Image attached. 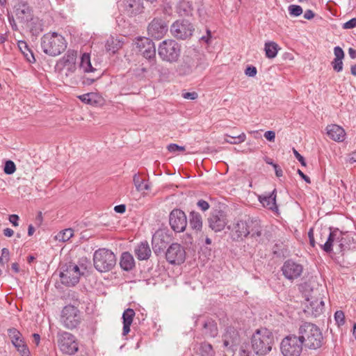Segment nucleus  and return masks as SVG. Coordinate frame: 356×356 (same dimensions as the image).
<instances>
[{
    "mask_svg": "<svg viewBox=\"0 0 356 356\" xmlns=\"http://www.w3.org/2000/svg\"><path fill=\"white\" fill-rule=\"evenodd\" d=\"M231 237L234 241H243L250 236L258 241L262 235V225L261 221L257 218H248L247 220H236L232 226Z\"/></svg>",
    "mask_w": 356,
    "mask_h": 356,
    "instance_id": "nucleus-1",
    "label": "nucleus"
},
{
    "mask_svg": "<svg viewBox=\"0 0 356 356\" xmlns=\"http://www.w3.org/2000/svg\"><path fill=\"white\" fill-rule=\"evenodd\" d=\"M303 346L310 350H318L326 344V339L321 328L310 322L302 323L298 330Z\"/></svg>",
    "mask_w": 356,
    "mask_h": 356,
    "instance_id": "nucleus-2",
    "label": "nucleus"
},
{
    "mask_svg": "<svg viewBox=\"0 0 356 356\" xmlns=\"http://www.w3.org/2000/svg\"><path fill=\"white\" fill-rule=\"evenodd\" d=\"M274 341L273 333L266 328L257 329L251 337L253 351L258 355H265L272 349Z\"/></svg>",
    "mask_w": 356,
    "mask_h": 356,
    "instance_id": "nucleus-3",
    "label": "nucleus"
},
{
    "mask_svg": "<svg viewBox=\"0 0 356 356\" xmlns=\"http://www.w3.org/2000/svg\"><path fill=\"white\" fill-rule=\"evenodd\" d=\"M41 47L43 51L51 56H56L67 48V42L64 37L56 33H47L41 38Z\"/></svg>",
    "mask_w": 356,
    "mask_h": 356,
    "instance_id": "nucleus-4",
    "label": "nucleus"
},
{
    "mask_svg": "<svg viewBox=\"0 0 356 356\" xmlns=\"http://www.w3.org/2000/svg\"><path fill=\"white\" fill-rule=\"evenodd\" d=\"M93 263L95 269L99 272H108L115 266L116 257L111 250L100 248L94 253Z\"/></svg>",
    "mask_w": 356,
    "mask_h": 356,
    "instance_id": "nucleus-5",
    "label": "nucleus"
},
{
    "mask_svg": "<svg viewBox=\"0 0 356 356\" xmlns=\"http://www.w3.org/2000/svg\"><path fill=\"white\" fill-rule=\"evenodd\" d=\"M83 273L75 263L70 261L60 266V278L63 284L67 286H74L79 283Z\"/></svg>",
    "mask_w": 356,
    "mask_h": 356,
    "instance_id": "nucleus-6",
    "label": "nucleus"
},
{
    "mask_svg": "<svg viewBox=\"0 0 356 356\" xmlns=\"http://www.w3.org/2000/svg\"><path fill=\"white\" fill-rule=\"evenodd\" d=\"M160 58L169 63L176 62L181 54V47L174 40H165L160 43L158 48Z\"/></svg>",
    "mask_w": 356,
    "mask_h": 356,
    "instance_id": "nucleus-7",
    "label": "nucleus"
},
{
    "mask_svg": "<svg viewBox=\"0 0 356 356\" xmlns=\"http://www.w3.org/2000/svg\"><path fill=\"white\" fill-rule=\"evenodd\" d=\"M302 343L298 336L289 334L281 341L280 350L284 356H300L302 351Z\"/></svg>",
    "mask_w": 356,
    "mask_h": 356,
    "instance_id": "nucleus-8",
    "label": "nucleus"
},
{
    "mask_svg": "<svg viewBox=\"0 0 356 356\" xmlns=\"http://www.w3.org/2000/svg\"><path fill=\"white\" fill-rule=\"evenodd\" d=\"M57 342L60 351L66 355H74L79 350V343L72 334L59 331L57 333Z\"/></svg>",
    "mask_w": 356,
    "mask_h": 356,
    "instance_id": "nucleus-9",
    "label": "nucleus"
},
{
    "mask_svg": "<svg viewBox=\"0 0 356 356\" xmlns=\"http://www.w3.org/2000/svg\"><path fill=\"white\" fill-rule=\"evenodd\" d=\"M81 314L77 307L68 305L64 307L60 316V321L67 329H74L81 323Z\"/></svg>",
    "mask_w": 356,
    "mask_h": 356,
    "instance_id": "nucleus-10",
    "label": "nucleus"
},
{
    "mask_svg": "<svg viewBox=\"0 0 356 356\" xmlns=\"http://www.w3.org/2000/svg\"><path fill=\"white\" fill-rule=\"evenodd\" d=\"M194 31V26L186 19L177 20L170 26L171 34L177 39L180 40L191 38Z\"/></svg>",
    "mask_w": 356,
    "mask_h": 356,
    "instance_id": "nucleus-11",
    "label": "nucleus"
},
{
    "mask_svg": "<svg viewBox=\"0 0 356 356\" xmlns=\"http://www.w3.org/2000/svg\"><path fill=\"white\" fill-rule=\"evenodd\" d=\"M136 45L141 54L152 63L151 69L156 70L157 66L155 65L156 47L152 40L148 38H141L138 39Z\"/></svg>",
    "mask_w": 356,
    "mask_h": 356,
    "instance_id": "nucleus-12",
    "label": "nucleus"
},
{
    "mask_svg": "<svg viewBox=\"0 0 356 356\" xmlns=\"http://www.w3.org/2000/svg\"><path fill=\"white\" fill-rule=\"evenodd\" d=\"M185 248L178 243H172L166 250L165 259L172 265H181L186 260Z\"/></svg>",
    "mask_w": 356,
    "mask_h": 356,
    "instance_id": "nucleus-13",
    "label": "nucleus"
},
{
    "mask_svg": "<svg viewBox=\"0 0 356 356\" xmlns=\"http://www.w3.org/2000/svg\"><path fill=\"white\" fill-rule=\"evenodd\" d=\"M8 335L12 344L22 356H31L22 333L16 328L8 329Z\"/></svg>",
    "mask_w": 356,
    "mask_h": 356,
    "instance_id": "nucleus-14",
    "label": "nucleus"
},
{
    "mask_svg": "<svg viewBox=\"0 0 356 356\" xmlns=\"http://www.w3.org/2000/svg\"><path fill=\"white\" fill-rule=\"evenodd\" d=\"M187 218L185 213L179 209H174L169 215V224L175 232H183L187 226Z\"/></svg>",
    "mask_w": 356,
    "mask_h": 356,
    "instance_id": "nucleus-15",
    "label": "nucleus"
},
{
    "mask_svg": "<svg viewBox=\"0 0 356 356\" xmlns=\"http://www.w3.org/2000/svg\"><path fill=\"white\" fill-rule=\"evenodd\" d=\"M120 12L128 17H134L143 12V0H122L118 5Z\"/></svg>",
    "mask_w": 356,
    "mask_h": 356,
    "instance_id": "nucleus-16",
    "label": "nucleus"
},
{
    "mask_svg": "<svg viewBox=\"0 0 356 356\" xmlns=\"http://www.w3.org/2000/svg\"><path fill=\"white\" fill-rule=\"evenodd\" d=\"M223 346L232 352H234L239 344L241 339L238 332L232 326H228L222 336Z\"/></svg>",
    "mask_w": 356,
    "mask_h": 356,
    "instance_id": "nucleus-17",
    "label": "nucleus"
},
{
    "mask_svg": "<svg viewBox=\"0 0 356 356\" xmlns=\"http://www.w3.org/2000/svg\"><path fill=\"white\" fill-rule=\"evenodd\" d=\"M15 13L17 20L23 24H29L33 16V10L29 3L24 1H19L15 6Z\"/></svg>",
    "mask_w": 356,
    "mask_h": 356,
    "instance_id": "nucleus-18",
    "label": "nucleus"
},
{
    "mask_svg": "<svg viewBox=\"0 0 356 356\" xmlns=\"http://www.w3.org/2000/svg\"><path fill=\"white\" fill-rule=\"evenodd\" d=\"M302 270V266L295 262L292 259L286 260L282 267V271L284 276L289 280H293L299 277L301 275Z\"/></svg>",
    "mask_w": 356,
    "mask_h": 356,
    "instance_id": "nucleus-19",
    "label": "nucleus"
},
{
    "mask_svg": "<svg viewBox=\"0 0 356 356\" xmlns=\"http://www.w3.org/2000/svg\"><path fill=\"white\" fill-rule=\"evenodd\" d=\"M168 31V25L162 19L155 18L149 24L148 35L155 39L162 38Z\"/></svg>",
    "mask_w": 356,
    "mask_h": 356,
    "instance_id": "nucleus-20",
    "label": "nucleus"
},
{
    "mask_svg": "<svg viewBox=\"0 0 356 356\" xmlns=\"http://www.w3.org/2000/svg\"><path fill=\"white\" fill-rule=\"evenodd\" d=\"M209 227L216 232L222 231L227 225L225 213L221 210L214 211L208 218Z\"/></svg>",
    "mask_w": 356,
    "mask_h": 356,
    "instance_id": "nucleus-21",
    "label": "nucleus"
},
{
    "mask_svg": "<svg viewBox=\"0 0 356 356\" xmlns=\"http://www.w3.org/2000/svg\"><path fill=\"white\" fill-rule=\"evenodd\" d=\"M309 305H307V310L308 313L311 314L314 317L319 316L324 309V301L321 294L318 296H311V298H307Z\"/></svg>",
    "mask_w": 356,
    "mask_h": 356,
    "instance_id": "nucleus-22",
    "label": "nucleus"
},
{
    "mask_svg": "<svg viewBox=\"0 0 356 356\" xmlns=\"http://www.w3.org/2000/svg\"><path fill=\"white\" fill-rule=\"evenodd\" d=\"M77 58V51L69 49L60 60V63L66 69V75L73 74L76 69V61Z\"/></svg>",
    "mask_w": 356,
    "mask_h": 356,
    "instance_id": "nucleus-23",
    "label": "nucleus"
},
{
    "mask_svg": "<svg viewBox=\"0 0 356 356\" xmlns=\"http://www.w3.org/2000/svg\"><path fill=\"white\" fill-rule=\"evenodd\" d=\"M168 238L163 232H156L152 236V245L154 252L158 255L166 248Z\"/></svg>",
    "mask_w": 356,
    "mask_h": 356,
    "instance_id": "nucleus-24",
    "label": "nucleus"
},
{
    "mask_svg": "<svg viewBox=\"0 0 356 356\" xmlns=\"http://www.w3.org/2000/svg\"><path fill=\"white\" fill-rule=\"evenodd\" d=\"M197 66L194 57L186 56L182 63L177 67V72L179 75L186 76L191 74L193 70Z\"/></svg>",
    "mask_w": 356,
    "mask_h": 356,
    "instance_id": "nucleus-25",
    "label": "nucleus"
},
{
    "mask_svg": "<svg viewBox=\"0 0 356 356\" xmlns=\"http://www.w3.org/2000/svg\"><path fill=\"white\" fill-rule=\"evenodd\" d=\"M276 196L277 191L275 188L271 193L259 195V200L265 208L273 211H277L278 207L276 204Z\"/></svg>",
    "mask_w": 356,
    "mask_h": 356,
    "instance_id": "nucleus-26",
    "label": "nucleus"
},
{
    "mask_svg": "<svg viewBox=\"0 0 356 356\" xmlns=\"http://www.w3.org/2000/svg\"><path fill=\"white\" fill-rule=\"evenodd\" d=\"M134 253L138 260H147L152 254L148 242L145 241L138 244L134 249Z\"/></svg>",
    "mask_w": 356,
    "mask_h": 356,
    "instance_id": "nucleus-27",
    "label": "nucleus"
},
{
    "mask_svg": "<svg viewBox=\"0 0 356 356\" xmlns=\"http://www.w3.org/2000/svg\"><path fill=\"white\" fill-rule=\"evenodd\" d=\"M326 130L328 136L331 139L339 142L344 140L346 133L341 127L337 124H331L327 127Z\"/></svg>",
    "mask_w": 356,
    "mask_h": 356,
    "instance_id": "nucleus-28",
    "label": "nucleus"
},
{
    "mask_svg": "<svg viewBox=\"0 0 356 356\" xmlns=\"http://www.w3.org/2000/svg\"><path fill=\"white\" fill-rule=\"evenodd\" d=\"M135 312L131 308L124 310L122 314L123 329L122 335L126 336L130 332V326L133 322Z\"/></svg>",
    "mask_w": 356,
    "mask_h": 356,
    "instance_id": "nucleus-29",
    "label": "nucleus"
},
{
    "mask_svg": "<svg viewBox=\"0 0 356 356\" xmlns=\"http://www.w3.org/2000/svg\"><path fill=\"white\" fill-rule=\"evenodd\" d=\"M120 266L125 271L131 270L135 267V261L132 254L129 252H123L120 257Z\"/></svg>",
    "mask_w": 356,
    "mask_h": 356,
    "instance_id": "nucleus-30",
    "label": "nucleus"
},
{
    "mask_svg": "<svg viewBox=\"0 0 356 356\" xmlns=\"http://www.w3.org/2000/svg\"><path fill=\"white\" fill-rule=\"evenodd\" d=\"M204 334L209 337H216L218 334L217 323L212 319H208L203 324Z\"/></svg>",
    "mask_w": 356,
    "mask_h": 356,
    "instance_id": "nucleus-31",
    "label": "nucleus"
},
{
    "mask_svg": "<svg viewBox=\"0 0 356 356\" xmlns=\"http://www.w3.org/2000/svg\"><path fill=\"white\" fill-rule=\"evenodd\" d=\"M329 229L330 234L326 242L323 245L320 244L321 248L327 253H330L333 250V243L335 241V232H337V227H330Z\"/></svg>",
    "mask_w": 356,
    "mask_h": 356,
    "instance_id": "nucleus-32",
    "label": "nucleus"
},
{
    "mask_svg": "<svg viewBox=\"0 0 356 356\" xmlns=\"http://www.w3.org/2000/svg\"><path fill=\"white\" fill-rule=\"evenodd\" d=\"M17 46L19 49L22 53L24 58L29 63H33L35 62V58L33 55V53L25 41L19 40L17 42Z\"/></svg>",
    "mask_w": 356,
    "mask_h": 356,
    "instance_id": "nucleus-33",
    "label": "nucleus"
},
{
    "mask_svg": "<svg viewBox=\"0 0 356 356\" xmlns=\"http://www.w3.org/2000/svg\"><path fill=\"white\" fill-rule=\"evenodd\" d=\"M123 42L118 38L110 37L106 43L105 47L108 52L115 54L120 49L122 48Z\"/></svg>",
    "mask_w": 356,
    "mask_h": 356,
    "instance_id": "nucleus-34",
    "label": "nucleus"
},
{
    "mask_svg": "<svg viewBox=\"0 0 356 356\" xmlns=\"http://www.w3.org/2000/svg\"><path fill=\"white\" fill-rule=\"evenodd\" d=\"M177 10L180 16H191L193 15V8L189 1L182 0L179 1Z\"/></svg>",
    "mask_w": 356,
    "mask_h": 356,
    "instance_id": "nucleus-35",
    "label": "nucleus"
},
{
    "mask_svg": "<svg viewBox=\"0 0 356 356\" xmlns=\"http://www.w3.org/2000/svg\"><path fill=\"white\" fill-rule=\"evenodd\" d=\"M189 224L193 229L200 230L202 227V218L196 211H191L189 215Z\"/></svg>",
    "mask_w": 356,
    "mask_h": 356,
    "instance_id": "nucleus-36",
    "label": "nucleus"
},
{
    "mask_svg": "<svg viewBox=\"0 0 356 356\" xmlns=\"http://www.w3.org/2000/svg\"><path fill=\"white\" fill-rule=\"evenodd\" d=\"M79 67L84 72H93L96 70L91 65L90 56L88 53H84L81 57Z\"/></svg>",
    "mask_w": 356,
    "mask_h": 356,
    "instance_id": "nucleus-37",
    "label": "nucleus"
},
{
    "mask_svg": "<svg viewBox=\"0 0 356 356\" xmlns=\"http://www.w3.org/2000/svg\"><path fill=\"white\" fill-rule=\"evenodd\" d=\"M145 179L140 177V175L135 174L133 177V182L135 185L136 191L140 192L143 191H149L150 186L148 183H144Z\"/></svg>",
    "mask_w": 356,
    "mask_h": 356,
    "instance_id": "nucleus-38",
    "label": "nucleus"
},
{
    "mask_svg": "<svg viewBox=\"0 0 356 356\" xmlns=\"http://www.w3.org/2000/svg\"><path fill=\"white\" fill-rule=\"evenodd\" d=\"M278 45L274 42H268L265 44L266 56L268 58H275L278 51Z\"/></svg>",
    "mask_w": 356,
    "mask_h": 356,
    "instance_id": "nucleus-39",
    "label": "nucleus"
},
{
    "mask_svg": "<svg viewBox=\"0 0 356 356\" xmlns=\"http://www.w3.org/2000/svg\"><path fill=\"white\" fill-rule=\"evenodd\" d=\"M24 26L29 29L33 34L38 33L42 31V24H40L39 19L34 17L33 16L29 24H25Z\"/></svg>",
    "mask_w": 356,
    "mask_h": 356,
    "instance_id": "nucleus-40",
    "label": "nucleus"
},
{
    "mask_svg": "<svg viewBox=\"0 0 356 356\" xmlns=\"http://www.w3.org/2000/svg\"><path fill=\"white\" fill-rule=\"evenodd\" d=\"M199 354L201 356H214L215 351L213 349V346L208 342H202L200 344L198 349Z\"/></svg>",
    "mask_w": 356,
    "mask_h": 356,
    "instance_id": "nucleus-41",
    "label": "nucleus"
},
{
    "mask_svg": "<svg viewBox=\"0 0 356 356\" xmlns=\"http://www.w3.org/2000/svg\"><path fill=\"white\" fill-rule=\"evenodd\" d=\"M79 98L81 99L82 102L88 104L96 105L97 104H98L97 99L99 98V97L97 93L90 92L83 94L82 95H80Z\"/></svg>",
    "mask_w": 356,
    "mask_h": 356,
    "instance_id": "nucleus-42",
    "label": "nucleus"
},
{
    "mask_svg": "<svg viewBox=\"0 0 356 356\" xmlns=\"http://www.w3.org/2000/svg\"><path fill=\"white\" fill-rule=\"evenodd\" d=\"M74 235V230L71 228L65 229L60 231L56 236V240L65 242L69 241Z\"/></svg>",
    "mask_w": 356,
    "mask_h": 356,
    "instance_id": "nucleus-43",
    "label": "nucleus"
},
{
    "mask_svg": "<svg viewBox=\"0 0 356 356\" xmlns=\"http://www.w3.org/2000/svg\"><path fill=\"white\" fill-rule=\"evenodd\" d=\"M16 169V165L13 161L6 160L5 161L3 172L6 175H10L14 174Z\"/></svg>",
    "mask_w": 356,
    "mask_h": 356,
    "instance_id": "nucleus-44",
    "label": "nucleus"
},
{
    "mask_svg": "<svg viewBox=\"0 0 356 356\" xmlns=\"http://www.w3.org/2000/svg\"><path fill=\"white\" fill-rule=\"evenodd\" d=\"M226 136L230 138L226 139V141L230 144H239L244 142L246 139V136L244 133L236 136H232L229 135H226Z\"/></svg>",
    "mask_w": 356,
    "mask_h": 356,
    "instance_id": "nucleus-45",
    "label": "nucleus"
},
{
    "mask_svg": "<svg viewBox=\"0 0 356 356\" xmlns=\"http://www.w3.org/2000/svg\"><path fill=\"white\" fill-rule=\"evenodd\" d=\"M289 13L291 16L298 17L302 13V8L298 5H290L288 7Z\"/></svg>",
    "mask_w": 356,
    "mask_h": 356,
    "instance_id": "nucleus-46",
    "label": "nucleus"
},
{
    "mask_svg": "<svg viewBox=\"0 0 356 356\" xmlns=\"http://www.w3.org/2000/svg\"><path fill=\"white\" fill-rule=\"evenodd\" d=\"M239 356H253L248 343H243L238 351Z\"/></svg>",
    "mask_w": 356,
    "mask_h": 356,
    "instance_id": "nucleus-47",
    "label": "nucleus"
},
{
    "mask_svg": "<svg viewBox=\"0 0 356 356\" xmlns=\"http://www.w3.org/2000/svg\"><path fill=\"white\" fill-rule=\"evenodd\" d=\"M334 319L339 326L343 325L345 323L344 313L341 310L337 311L334 314Z\"/></svg>",
    "mask_w": 356,
    "mask_h": 356,
    "instance_id": "nucleus-48",
    "label": "nucleus"
},
{
    "mask_svg": "<svg viewBox=\"0 0 356 356\" xmlns=\"http://www.w3.org/2000/svg\"><path fill=\"white\" fill-rule=\"evenodd\" d=\"M331 64L334 71L339 72L343 70V59L334 58Z\"/></svg>",
    "mask_w": 356,
    "mask_h": 356,
    "instance_id": "nucleus-49",
    "label": "nucleus"
},
{
    "mask_svg": "<svg viewBox=\"0 0 356 356\" xmlns=\"http://www.w3.org/2000/svg\"><path fill=\"white\" fill-rule=\"evenodd\" d=\"M336 233L335 241L341 243V241H346V238H345V235L348 233L347 232L340 231L339 228H337V232Z\"/></svg>",
    "mask_w": 356,
    "mask_h": 356,
    "instance_id": "nucleus-50",
    "label": "nucleus"
},
{
    "mask_svg": "<svg viewBox=\"0 0 356 356\" xmlns=\"http://www.w3.org/2000/svg\"><path fill=\"white\" fill-rule=\"evenodd\" d=\"M257 68L253 65H248L245 70V75L251 77H254L257 74Z\"/></svg>",
    "mask_w": 356,
    "mask_h": 356,
    "instance_id": "nucleus-51",
    "label": "nucleus"
},
{
    "mask_svg": "<svg viewBox=\"0 0 356 356\" xmlns=\"http://www.w3.org/2000/svg\"><path fill=\"white\" fill-rule=\"evenodd\" d=\"M168 150L170 152H177L179 151H184L185 149L184 147L179 146L175 143H171L168 146Z\"/></svg>",
    "mask_w": 356,
    "mask_h": 356,
    "instance_id": "nucleus-52",
    "label": "nucleus"
},
{
    "mask_svg": "<svg viewBox=\"0 0 356 356\" xmlns=\"http://www.w3.org/2000/svg\"><path fill=\"white\" fill-rule=\"evenodd\" d=\"M334 54L335 56L334 58L338 59H343L345 56L343 50L339 46L334 48Z\"/></svg>",
    "mask_w": 356,
    "mask_h": 356,
    "instance_id": "nucleus-53",
    "label": "nucleus"
},
{
    "mask_svg": "<svg viewBox=\"0 0 356 356\" xmlns=\"http://www.w3.org/2000/svg\"><path fill=\"white\" fill-rule=\"evenodd\" d=\"M181 96L184 99L194 100L197 98L198 95L196 92H185L182 93Z\"/></svg>",
    "mask_w": 356,
    "mask_h": 356,
    "instance_id": "nucleus-54",
    "label": "nucleus"
},
{
    "mask_svg": "<svg viewBox=\"0 0 356 356\" xmlns=\"http://www.w3.org/2000/svg\"><path fill=\"white\" fill-rule=\"evenodd\" d=\"M356 27V17H353L343 24L344 29H351Z\"/></svg>",
    "mask_w": 356,
    "mask_h": 356,
    "instance_id": "nucleus-55",
    "label": "nucleus"
},
{
    "mask_svg": "<svg viewBox=\"0 0 356 356\" xmlns=\"http://www.w3.org/2000/svg\"><path fill=\"white\" fill-rule=\"evenodd\" d=\"M293 152L295 157L301 163V165L302 166H306V161L305 158L295 148H293Z\"/></svg>",
    "mask_w": 356,
    "mask_h": 356,
    "instance_id": "nucleus-56",
    "label": "nucleus"
},
{
    "mask_svg": "<svg viewBox=\"0 0 356 356\" xmlns=\"http://www.w3.org/2000/svg\"><path fill=\"white\" fill-rule=\"evenodd\" d=\"M197 207L203 211H205L209 209V204L204 200H200L197 203Z\"/></svg>",
    "mask_w": 356,
    "mask_h": 356,
    "instance_id": "nucleus-57",
    "label": "nucleus"
},
{
    "mask_svg": "<svg viewBox=\"0 0 356 356\" xmlns=\"http://www.w3.org/2000/svg\"><path fill=\"white\" fill-rule=\"evenodd\" d=\"M264 137L268 141H274L275 138V133L273 131H267L264 133Z\"/></svg>",
    "mask_w": 356,
    "mask_h": 356,
    "instance_id": "nucleus-58",
    "label": "nucleus"
},
{
    "mask_svg": "<svg viewBox=\"0 0 356 356\" xmlns=\"http://www.w3.org/2000/svg\"><path fill=\"white\" fill-rule=\"evenodd\" d=\"M19 216L16 214H12L9 216V221L15 227L18 226Z\"/></svg>",
    "mask_w": 356,
    "mask_h": 356,
    "instance_id": "nucleus-59",
    "label": "nucleus"
},
{
    "mask_svg": "<svg viewBox=\"0 0 356 356\" xmlns=\"http://www.w3.org/2000/svg\"><path fill=\"white\" fill-rule=\"evenodd\" d=\"M10 252L8 248H3L1 250V256L3 259H5V262H8L9 261Z\"/></svg>",
    "mask_w": 356,
    "mask_h": 356,
    "instance_id": "nucleus-60",
    "label": "nucleus"
},
{
    "mask_svg": "<svg viewBox=\"0 0 356 356\" xmlns=\"http://www.w3.org/2000/svg\"><path fill=\"white\" fill-rule=\"evenodd\" d=\"M308 236H309V243L310 245L312 246V247H314L315 246V240H314V231H313V229L311 228L309 232H308Z\"/></svg>",
    "mask_w": 356,
    "mask_h": 356,
    "instance_id": "nucleus-61",
    "label": "nucleus"
},
{
    "mask_svg": "<svg viewBox=\"0 0 356 356\" xmlns=\"http://www.w3.org/2000/svg\"><path fill=\"white\" fill-rule=\"evenodd\" d=\"M114 211L118 213H124L126 211V206L124 204H119L114 207Z\"/></svg>",
    "mask_w": 356,
    "mask_h": 356,
    "instance_id": "nucleus-62",
    "label": "nucleus"
},
{
    "mask_svg": "<svg viewBox=\"0 0 356 356\" xmlns=\"http://www.w3.org/2000/svg\"><path fill=\"white\" fill-rule=\"evenodd\" d=\"M273 167L275 170V175L277 177H280L283 175V171L282 168L277 163L273 164Z\"/></svg>",
    "mask_w": 356,
    "mask_h": 356,
    "instance_id": "nucleus-63",
    "label": "nucleus"
},
{
    "mask_svg": "<svg viewBox=\"0 0 356 356\" xmlns=\"http://www.w3.org/2000/svg\"><path fill=\"white\" fill-rule=\"evenodd\" d=\"M211 38V31L209 29H207V35L202 36L200 39L204 41L207 44H209Z\"/></svg>",
    "mask_w": 356,
    "mask_h": 356,
    "instance_id": "nucleus-64",
    "label": "nucleus"
}]
</instances>
